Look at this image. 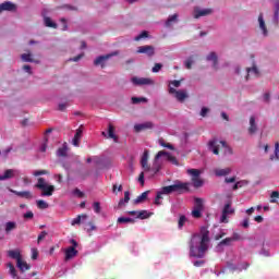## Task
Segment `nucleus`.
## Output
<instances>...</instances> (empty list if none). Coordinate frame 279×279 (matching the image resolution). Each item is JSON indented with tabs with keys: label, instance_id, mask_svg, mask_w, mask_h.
I'll list each match as a JSON object with an SVG mask.
<instances>
[{
	"label": "nucleus",
	"instance_id": "f257e3e1",
	"mask_svg": "<svg viewBox=\"0 0 279 279\" xmlns=\"http://www.w3.org/2000/svg\"><path fill=\"white\" fill-rule=\"evenodd\" d=\"M210 232L204 231L202 235L194 234L192 235L189 247H190V258H204L206 256V252H208V247L210 244Z\"/></svg>",
	"mask_w": 279,
	"mask_h": 279
},
{
	"label": "nucleus",
	"instance_id": "f03ea898",
	"mask_svg": "<svg viewBox=\"0 0 279 279\" xmlns=\"http://www.w3.org/2000/svg\"><path fill=\"white\" fill-rule=\"evenodd\" d=\"M191 183L177 181L175 184L163 186L160 191L161 195H171V193H189Z\"/></svg>",
	"mask_w": 279,
	"mask_h": 279
},
{
	"label": "nucleus",
	"instance_id": "7ed1b4c3",
	"mask_svg": "<svg viewBox=\"0 0 279 279\" xmlns=\"http://www.w3.org/2000/svg\"><path fill=\"white\" fill-rule=\"evenodd\" d=\"M35 189L41 191V197H51V195L56 193V186L49 185L45 178L37 179V184H35Z\"/></svg>",
	"mask_w": 279,
	"mask_h": 279
},
{
	"label": "nucleus",
	"instance_id": "20e7f679",
	"mask_svg": "<svg viewBox=\"0 0 279 279\" xmlns=\"http://www.w3.org/2000/svg\"><path fill=\"white\" fill-rule=\"evenodd\" d=\"M210 151L215 154L216 156H219V145H221L220 149H223L225 154L232 155V148L228 146V143L226 141L217 142L216 140L209 141L208 143Z\"/></svg>",
	"mask_w": 279,
	"mask_h": 279
},
{
	"label": "nucleus",
	"instance_id": "39448f33",
	"mask_svg": "<svg viewBox=\"0 0 279 279\" xmlns=\"http://www.w3.org/2000/svg\"><path fill=\"white\" fill-rule=\"evenodd\" d=\"M141 166L143 171H153L154 173H158L160 171V165H158V160L154 162L153 168L149 166V150H145L141 158Z\"/></svg>",
	"mask_w": 279,
	"mask_h": 279
},
{
	"label": "nucleus",
	"instance_id": "423d86ee",
	"mask_svg": "<svg viewBox=\"0 0 279 279\" xmlns=\"http://www.w3.org/2000/svg\"><path fill=\"white\" fill-rule=\"evenodd\" d=\"M187 174L191 175V180L194 189H202V186H204V180L201 178L202 170L187 169Z\"/></svg>",
	"mask_w": 279,
	"mask_h": 279
},
{
	"label": "nucleus",
	"instance_id": "0eeeda50",
	"mask_svg": "<svg viewBox=\"0 0 279 279\" xmlns=\"http://www.w3.org/2000/svg\"><path fill=\"white\" fill-rule=\"evenodd\" d=\"M169 94L174 95L175 99L180 102L184 101V99H189V94L184 89H175L173 87H169Z\"/></svg>",
	"mask_w": 279,
	"mask_h": 279
},
{
	"label": "nucleus",
	"instance_id": "6e6552de",
	"mask_svg": "<svg viewBox=\"0 0 279 279\" xmlns=\"http://www.w3.org/2000/svg\"><path fill=\"white\" fill-rule=\"evenodd\" d=\"M228 215H234V209L230 205V203H227L222 209V215L220 217V223H228Z\"/></svg>",
	"mask_w": 279,
	"mask_h": 279
},
{
	"label": "nucleus",
	"instance_id": "1a4fd4ad",
	"mask_svg": "<svg viewBox=\"0 0 279 279\" xmlns=\"http://www.w3.org/2000/svg\"><path fill=\"white\" fill-rule=\"evenodd\" d=\"M136 53H145L148 58L156 56V48L154 46H140Z\"/></svg>",
	"mask_w": 279,
	"mask_h": 279
},
{
	"label": "nucleus",
	"instance_id": "9d476101",
	"mask_svg": "<svg viewBox=\"0 0 279 279\" xmlns=\"http://www.w3.org/2000/svg\"><path fill=\"white\" fill-rule=\"evenodd\" d=\"M131 82L135 85V86H149L154 84V81L151 78H147V77H132Z\"/></svg>",
	"mask_w": 279,
	"mask_h": 279
},
{
	"label": "nucleus",
	"instance_id": "9b49d317",
	"mask_svg": "<svg viewBox=\"0 0 279 279\" xmlns=\"http://www.w3.org/2000/svg\"><path fill=\"white\" fill-rule=\"evenodd\" d=\"M114 56H119V51H113L109 54L99 56L98 58L95 59L94 64H95V66H99V64H100L101 68L104 69V62H106V60H110V58H112Z\"/></svg>",
	"mask_w": 279,
	"mask_h": 279
},
{
	"label": "nucleus",
	"instance_id": "f8f14e48",
	"mask_svg": "<svg viewBox=\"0 0 279 279\" xmlns=\"http://www.w3.org/2000/svg\"><path fill=\"white\" fill-rule=\"evenodd\" d=\"M162 156H166L167 160H169L170 162H173L174 165H178V159H175V157L169 155V153L161 150L158 151L157 155L155 156V162L157 160H160V158H162Z\"/></svg>",
	"mask_w": 279,
	"mask_h": 279
},
{
	"label": "nucleus",
	"instance_id": "ddd939ff",
	"mask_svg": "<svg viewBox=\"0 0 279 279\" xmlns=\"http://www.w3.org/2000/svg\"><path fill=\"white\" fill-rule=\"evenodd\" d=\"M162 156H166L167 160H169L170 162H173L174 165H178V159H175V157L169 155V153L161 150L158 151L157 155L155 156V162L157 160H160V158H162Z\"/></svg>",
	"mask_w": 279,
	"mask_h": 279
},
{
	"label": "nucleus",
	"instance_id": "4468645a",
	"mask_svg": "<svg viewBox=\"0 0 279 279\" xmlns=\"http://www.w3.org/2000/svg\"><path fill=\"white\" fill-rule=\"evenodd\" d=\"M9 191H10V193H13L17 197H22L24 199H32L34 197V195H32V192H29V191L19 192L16 190H12V189H9Z\"/></svg>",
	"mask_w": 279,
	"mask_h": 279
},
{
	"label": "nucleus",
	"instance_id": "2eb2a0df",
	"mask_svg": "<svg viewBox=\"0 0 279 279\" xmlns=\"http://www.w3.org/2000/svg\"><path fill=\"white\" fill-rule=\"evenodd\" d=\"M9 258H12L13 260H16L21 265V259L23 258V255H21L20 250H10L8 251Z\"/></svg>",
	"mask_w": 279,
	"mask_h": 279
},
{
	"label": "nucleus",
	"instance_id": "dca6fc26",
	"mask_svg": "<svg viewBox=\"0 0 279 279\" xmlns=\"http://www.w3.org/2000/svg\"><path fill=\"white\" fill-rule=\"evenodd\" d=\"M64 254H65L64 260L66 263L71 259L75 258V256H77V250H75V247H68L64 251Z\"/></svg>",
	"mask_w": 279,
	"mask_h": 279
},
{
	"label": "nucleus",
	"instance_id": "f3484780",
	"mask_svg": "<svg viewBox=\"0 0 279 279\" xmlns=\"http://www.w3.org/2000/svg\"><path fill=\"white\" fill-rule=\"evenodd\" d=\"M151 128H154V123H151V122H145L142 124L134 125L135 132H143V130H151Z\"/></svg>",
	"mask_w": 279,
	"mask_h": 279
},
{
	"label": "nucleus",
	"instance_id": "a211bd4d",
	"mask_svg": "<svg viewBox=\"0 0 279 279\" xmlns=\"http://www.w3.org/2000/svg\"><path fill=\"white\" fill-rule=\"evenodd\" d=\"M207 62H214L213 63V68L214 69H218L219 65V60L217 58V53L216 52H210L207 57H206Z\"/></svg>",
	"mask_w": 279,
	"mask_h": 279
},
{
	"label": "nucleus",
	"instance_id": "6ab92c4d",
	"mask_svg": "<svg viewBox=\"0 0 279 279\" xmlns=\"http://www.w3.org/2000/svg\"><path fill=\"white\" fill-rule=\"evenodd\" d=\"M256 132H258V126L256 125V118L252 116L250 118L248 134H256Z\"/></svg>",
	"mask_w": 279,
	"mask_h": 279
},
{
	"label": "nucleus",
	"instance_id": "aec40b11",
	"mask_svg": "<svg viewBox=\"0 0 279 279\" xmlns=\"http://www.w3.org/2000/svg\"><path fill=\"white\" fill-rule=\"evenodd\" d=\"M16 228H17L16 222L8 221L4 225V232H5V234H11V232H14V230H16Z\"/></svg>",
	"mask_w": 279,
	"mask_h": 279
},
{
	"label": "nucleus",
	"instance_id": "412c9836",
	"mask_svg": "<svg viewBox=\"0 0 279 279\" xmlns=\"http://www.w3.org/2000/svg\"><path fill=\"white\" fill-rule=\"evenodd\" d=\"M208 14H213V9L196 10L194 19H201V16H208Z\"/></svg>",
	"mask_w": 279,
	"mask_h": 279
},
{
	"label": "nucleus",
	"instance_id": "4be33fe9",
	"mask_svg": "<svg viewBox=\"0 0 279 279\" xmlns=\"http://www.w3.org/2000/svg\"><path fill=\"white\" fill-rule=\"evenodd\" d=\"M16 267L20 269V271H22V274H24V271H29L31 266L29 264H27V262L20 259V263L16 262Z\"/></svg>",
	"mask_w": 279,
	"mask_h": 279
},
{
	"label": "nucleus",
	"instance_id": "5701e85b",
	"mask_svg": "<svg viewBox=\"0 0 279 279\" xmlns=\"http://www.w3.org/2000/svg\"><path fill=\"white\" fill-rule=\"evenodd\" d=\"M2 5V12H14V10H16V4L7 1L4 3L1 4Z\"/></svg>",
	"mask_w": 279,
	"mask_h": 279
},
{
	"label": "nucleus",
	"instance_id": "b1692460",
	"mask_svg": "<svg viewBox=\"0 0 279 279\" xmlns=\"http://www.w3.org/2000/svg\"><path fill=\"white\" fill-rule=\"evenodd\" d=\"M230 173H232V169H230V168L216 169V170H215V174H216L218 178H223V177H226V175H230Z\"/></svg>",
	"mask_w": 279,
	"mask_h": 279
},
{
	"label": "nucleus",
	"instance_id": "393cba45",
	"mask_svg": "<svg viewBox=\"0 0 279 279\" xmlns=\"http://www.w3.org/2000/svg\"><path fill=\"white\" fill-rule=\"evenodd\" d=\"M246 73H247L246 81L250 80V73L255 75V77H258V75H260V72L258 71V68L256 66V64H253L252 68H247Z\"/></svg>",
	"mask_w": 279,
	"mask_h": 279
},
{
	"label": "nucleus",
	"instance_id": "a878e982",
	"mask_svg": "<svg viewBox=\"0 0 279 279\" xmlns=\"http://www.w3.org/2000/svg\"><path fill=\"white\" fill-rule=\"evenodd\" d=\"M108 136L109 138H112L114 143H119V137L114 134V125L111 123L108 125Z\"/></svg>",
	"mask_w": 279,
	"mask_h": 279
},
{
	"label": "nucleus",
	"instance_id": "bb28decb",
	"mask_svg": "<svg viewBox=\"0 0 279 279\" xmlns=\"http://www.w3.org/2000/svg\"><path fill=\"white\" fill-rule=\"evenodd\" d=\"M258 23H259V28L262 29L264 36H267V25L265 24V20L263 19V13L258 15Z\"/></svg>",
	"mask_w": 279,
	"mask_h": 279
},
{
	"label": "nucleus",
	"instance_id": "cd10ccee",
	"mask_svg": "<svg viewBox=\"0 0 279 279\" xmlns=\"http://www.w3.org/2000/svg\"><path fill=\"white\" fill-rule=\"evenodd\" d=\"M44 23L46 27H51L52 29H58V24L51 20L49 16L44 17Z\"/></svg>",
	"mask_w": 279,
	"mask_h": 279
},
{
	"label": "nucleus",
	"instance_id": "c85d7f7f",
	"mask_svg": "<svg viewBox=\"0 0 279 279\" xmlns=\"http://www.w3.org/2000/svg\"><path fill=\"white\" fill-rule=\"evenodd\" d=\"M12 178H14V170L13 169L5 170L3 175L0 174V181L12 180Z\"/></svg>",
	"mask_w": 279,
	"mask_h": 279
},
{
	"label": "nucleus",
	"instance_id": "c756f323",
	"mask_svg": "<svg viewBox=\"0 0 279 279\" xmlns=\"http://www.w3.org/2000/svg\"><path fill=\"white\" fill-rule=\"evenodd\" d=\"M80 138H82V130L77 129L76 133L72 140L74 147H80Z\"/></svg>",
	"mask_w": 279,
	"mask_h": 279
},
{
	"label": "nucleus",
	"instance_id": "7c9ffc66",
	"mask_svg": "<svg viewBox=\"0 0 279 279\" xmlns=\"http://www.w3.org/2000/svg\"><path fill=\"white\" fill-rule=\"evenodd\" d=\"M66 151H69V147H66V144H63L62 147L58 148L57 156L59 158H66Z\"/></svg>",
	"mask_w": 279,
	"mask_h": 279
},
{
	"label": "nucleus",
	"instance_id": "2f4dec72",
	"mask_svg": "<svg viewBox=\"0 0 279 279\" xmlns=\"http://www.w3.org/2000/svg\"><path fill=\"white\" fill-rule=\"evenodd\" d=\"M82 219H88V215H78L76 218L72 220L71 226H80L82 223Z\"/></svg>",
	"mask_w": 279,
	"mask_h": 279
},
{
	"label": "nucleus",
	"instance_id": "473e14b6",
	"mask_svg": "<svg viewBox=\"0 0 279 279\" xmlns=\"http://www.w3.org/2000/svg\"><path fill=\"white\" fill-rule=\"evenodd\" d=\"M173 23H178V13H174L173 15H170L168 20L166 21V27H171Z\"/></svg>",
	"mask_w": 279,
	"mask_h": 279
},
{
	"label": "nucleus",
	"instance_id": "72a5a7b5",
	"mask_svg": "<svg viewBox=\"0 0 279 279\" xmlns=\"http://www.w3.org/2000/svg\"><path fill=\"white\" fill-rule=\"evenodd\" d=\"M147 195H149V191H146V192L142 193L140 196H137L134 199V204H143V202H145V199H147Z\"/></svg>",
	"mask_w": 279,
	"mask_h": 279
},
{
	"label": "nucleus",
	"instance_id": "f704fd0d",
	"mask_svg": "<svg viewBox=\"0 0 279 279\" xmlns=\"http://www.w3.org/2000/svg\"><path fill=\"white\" fill-rule=\"evenodd\" d=\"M194 209L204 210V199L203 198H195L194 199Z\"/></svg>",
	"mask_w": 279,
	"mask_h": 279
},
{
	"label": "nucleus",
	"instance_id": "c9c22d12",
	"mask_svg": "<svg viewBox=\"0 0 279 279\" xmlns=\"http://www.w3.org/2000/svg\"><path fill=\"white\" fill-rule=\"evenodd\" d=\"M130 202V191L124 192V198H121L118 203V206L121 208L122 206H125Z\"/></svg>",
	"mask_w": 279,
	"mask_h": 279
},
{
	"label": "nucleus",
	"instance_id": "e433bc0d",
	"mask_svg": "<svg viewBox=\"0 0 279 279\" xmlns=\"http://www.w3.org/2000/svg\"><path fill=\"white\" fill-rule=\"evenodd\" d=\"M7 267H8V269H9L10 275L12 276V278L19 279V277H17V275H16V268L14 267V264L8 263V264H7Z\"/></svg>",
	"mask_w": 279,
	"mask_h": 279
},
{
	"label": "nucleus",
	"instance_id": "4c0bfd02",
	"mask_svg": "<svg viewBox=\"0 0 279 279\" xmlns=\"http://www.w3.org/2000/svg\"><path fill=\"white\" fill-rule=\"evenodd\" d=\"M132 104H147V98L145 97H132L131 98Z\"/></svg>",
	"mask_w": 279,
	"mask_h": 279
},
{
	"label": "nucleus",
	"instance_id": "58836bf2",
	"mask_svg": "<svg viewBox=\"0 0 279 279\" xmlns=\"http://www.w3.org/2000/svg\"><path fill=\"white\" fill-rule=\"evenodd\" d=\"M21 58L23 62H38L35 61L34 58H32V53H23Z\"/></svg>",
	"mask_w": 279,
	"mask_h": 279
},
{
	"label": "nucleus",
	"instance_id": "ea45409f",
	"mask_svg": "<svg viewBox=\"0 0 279 279\" xmlns=\"http://www.w3.org/2000/svg\"><path fill=\"white\" fill-rule=\"evenodd\" d=\"M143 38H149V33L147 31H143L134 38V40L138 43V40H143Z\"/></svg>",
	"mask_w": 279,
	"mask_h": 279
},
{
	"label": "nucleus",
	"instance_id": "a19ab883",
	"mask_svg": "<svg viewBox=\"0 0 279 279\" xmlns=\"http://www.w3.org/2000/svg\"><path fill=\"white\" fill-rule=\"evenodd\" d=\"M184 223H186V216L182 215V216H180L179 221H178L179 230H182V228H184Z\"/></svg>",
	"mask_w": 279,
	"mask_h": 279
},
{
	"label": "nucleus",
	"instance_id": "79ce46f5",
	"mask_svg": "<svg viewBox=\"0 0 279 279\" xmlns=\"http://www.w3.org/2000/svg\"><path fill=\"white\" fill-rule=\"evenodd\" d=\"M37 207L41 210L49 208V204L43 199L37 201Z\"/></svg>",
	"mask_w": 279,
	"mask_h": 279
},
{
	"label": "nucleus",
	"instance_id": "37998d69",
	"mask_svg": "<svg viewBox=\"0 0 279 279\" xmlns=\"http://www.w3.org/2000/svg\"><path fill=\"white\" fill-rule=\"evenodd\" d=\"M150 215L147 210L137 211V219H149Z\"/></svg>",
	"mask_w": 279,
	"mask_h": 279
},
{
	"label": "nucleus",
	"instance_id": "c03bdc74",
	"mask_svg": "<svg viewBox=\"0 0 279 279\" xmlns=\"http://www.w3.org/2000/svg\"><path fill=\"white\" fill-rule=\"evenodd\" d=\"M203 211H204V210H202V209H194V208H193V210H192V217H194V219H201Z\"/></svg>",
	"mask_w": 279,
	"mask_h": 279
},
{
	"label": "nucleus",
	"instance_id": "a18cd8bd",
	"mask_svg": "<svg viewBox=\"0 0 279 279\" xmlns=\"http://www.w3.org/2000/svg\"><path fill=\"white\" fill-rule=\"evenodd\" d=\"M159 145H160L161 147H166L167 149H171V150L174 149V148H173V145H171L170 143H166L165 140H159Z\"/></svg>",
	"mask_w": 279,
	"mask_h": 279
},
{
	"label": "nucleus",
	"instance_id": "49530a36",
	"mask_svg": "<svg viewBox=\"0 0 279 279\" xmlns=\"http://www.w3.org/2000/svg\"><path fill=\"white\" fill-rule=\"evenodd\" d=\"M160 199H162V193L161 192H157V195L155 197V205L156 206H161L162 202H160Z\"/></svg>",
	"mask_w": 279,
	"mask_h": 279
},
{
	"label": "nucleus",
	"instance_id": "de8ad7c7",
	"mask_svg": "<svg viewBox=\"0 0 279 279\" xmlns=\"http://www.w3.org/2000/svg\"><path fill=\"white\" fill-rule=\"evenodd\" d=\"M181 85H182V81H178V80L170 81L169 88H171V86H173L174 88H180Z\"/></svg>",
	"mask_w": 279,
	"mask_h": 279
},
{
	"label": "nucleus",
	"instance_id": "09e8293b",
	"mask_svg": "<svg viewBox=\"0 0 279 279\" xmlns=\"http://www.w3.org/2000/svg\"><path fill=\"white\" fill-rule=\"evenodd\" d=\"M93 208H94V211L99 215V213H101V204L99 202H95L93 204Z\"/></svg>",
	"mask_w": 279,
	"mask_h": 279
},
{
	"label": "nucleus",
	"instance_id": "8fccbe9b",
	"mask_svg": "<svg viewBox=\"0 0 279 279\" xmlns=\"http://www.w3.org/2000/svg\"><path fill=\"white\" fill-rule=\"evenodd\" d=\"M274 21L275 23H279V3H277L275 8Z\"/></svg>",
	"mask_w": 279,
	"mask_h": 279
},
{
	"label": "nucleus",
	"instance_id": "3c124183",
	"mask_svg": "<svg viewBox=\"0 0 279 279\" xmlns=\"http://www.w3.org/2000/svg\"><path fill=\"white\" fill-rule=\"evenodd\" d=\"M271 199V204H276V199H279V192L278 191H274L270 195Z\"/></svg>",
	"mask_w": 279,
	"mask_h": 279
},
{
	"label": "nucleus",
	"instance_id": "603ef678",
	"mask_svg": "<svg viewBox=\"0 0 279 279\" xmlns=\"http://www.w3.org/2000/svg\"><path fill=\"white\" fill-rule=\"evenodd\" d=\"M47 231H41L39 234H38V238H37V243L40 244V241H44L47 236Z\"/></svg>",
	"mask_w": 279,
	"mask_h": 279
},
{
	"label": "nucleus",
	"instance_id": "864d4df0",
	"mask_svg": "<svg viewBox=\"0 0 279 279\" xmlns=\"http://www.w3.org/2000/svg\"><path fill=\"white\" fill-rule=\"evenodd\" d=\"M33 175H35L36 178H38V175H49V171H47V170H37L33 173Z\"/></svg>",
	"mask_w": 279,
	"mask_h": 279
},
{
	"label": "nucleus",
	"instance_id": "5fc2aeb1",
	"mask_svg": "<svg viewBox=\"0 0 279 279\" xmlns=\"http://www.w3.org/2000/svg\"><path fill=\"white\" fill-rule=\"evenodd\" d=\"M161 69L162 63H155V65L153 66V73H159Z\"/></svg>",
	"mask_w": 279,
	"mask_h": 279
},
{
	"label": "nucleus",
	"instance_id": "6e6d98bb",
	"mask_svg": "<svg viewBox=\"0 0 279 279\" xmlns=\"http://www.w3.org/2000/svg\"><path fill=\"white\" fill-rule=\"evenodd\" d=\"M193 66V57H190L186 61H185V68L191 70Z\"/></svg>",
	"mask_w": 279,
	"mask_h": 279
},
{
	"label": "nucleus",
	"instance_id": "4d7b16f0",
	"mask_svg": "<svg viewBox=\"0 0 279 279\" xmlns=\"http://www.w3.org/2000/svg\"><path fill=\"white\" fill-rule=\"evenodd\" d=\"M232 243L231 238H226L218 245H230Z\"/></svg>",
	"mask_w": 279,
	"mask_h": 279
},
{
	"label": "nucleus",
	"instance_id": "13d9d810",
	"mask_svg": "<svg viewBox=\"0 0 279 279\" xmlns=\"http://www.w3.org/2000/svg\"><path fill=\"white\" fill-rule=\"evenodd\" d=\"M73 195H76L77 197L82 198V197H84V192H81V190L76 187L73 191Z\"/></svg>",
	"mask_w": 279,
	"mask_h": 279
},
{
	"label": "nucleus",
	"instance_id": "bf43d9fd",
	"mask_svg": "<svg viewBox=\"0 0 279 279\" xmlns=\"http://www.w3.org/2000/svg\"><path fill=\"white\" fill-rule=\"evenodd\" d=\"M275 158L276 160H279V143L278 142L275 144Z\"/></svg>",
	"mask_w": 279,
	"mask_h": 279
},
{
	"label": "nucleus",
	"instance_id": "052dcab7",
	"mask_svg": "<svg viewBox=\"0 0 279 279\" xmlns=\"http://www.w3.org/2000/svg\"><path fill=\"white\" fill-rule=\"evenodd\" d=\"M226 184H232L236 182V177L226 178L225 179Z\"/></svg>",
	"mask_w": 279,
	"mask_h": 279
},
{
	"label": "nucleus",
	"instance_id": "680f3d73",
	"mask_svg": "<svg viewBox=\"0 0 279 279\" xmlns=\"http://www.w3.org/2000/svg\"><path fill=\"white\" fill-rule=\"evenodd\" d=\"M38 258V250L32 248V259L36 260Z\"/></svg>",
	"mask_w": 279,
	"mask_h": 279
},
{
	"label": "nucleus",
	"instance_id": "e2e57ef3",
	"mask_svg": "<svg viewBox=\"0 0 279 279\" xmlns=\"http://www.w3.org/2000/svg\"><path fill=\"white\" fill-rule=\"evenodd\" d=\"M210 112V109L203 107L201 110V117H206Z\"/></svg>",
	"mask_w": 279,
	"mask_h": 279
},
{
	"label": "nucleus",
	"instance_id": "0e129e2a",
	"mask_svg": "<svg viewBox=\"0 0 279 279\" xmlns=\"http://www.w3.org/2000/svg\"><path fill=\"white\" fill-rule=\"evenodd\" d=\"M24 219H34V213L33 211H27L24 214Z\"/></svg>",
	"mask_w": 279,
	"mask_h": 279
},
{
	"label": "nucleus",
	"instance_id": "69168bd1",
	"mask_svg": "<svg viewBox=\"0 0 279 279\" xmlns=\"http://www.w3.org/2000/svg\"><path fill=\"white\" fill-rule=\"evenodd\" d=\"M230 239H231V241H241V234L233 233V235Z\"/></svg>",
	"mask_w": 279,
	"mask_h": 279
},
{
	"label": "nucleus",
	"instance_id": "338daca9",
	"mask_svg": "<svg viewBox=\"0 0 279 279\" xmlns=\"http://www.w3.org/2000/svg\"><path fill=\"white\" fill-rule=\"evenodd\" d=\"M206 262L204 259L194 262V267H202Z\"/></svg>",
	"mask_w": 279,
	"mask_h": 279
},
{
	"label": "nucleus",
	"instance_id": "774afa93",
	"mask_svg": "<svg viewBox=\"0 0 279 279\" xmlns=\"http://www.w3.org/2000/svg\"><path fill=\"white\" fill-rule=\"evenodd\" d=\"M118 223H128V218L125 217L118 218Z\"/></svg>",
	"mask_w": 279,
	"mask_h": 279
}]
</instances>
